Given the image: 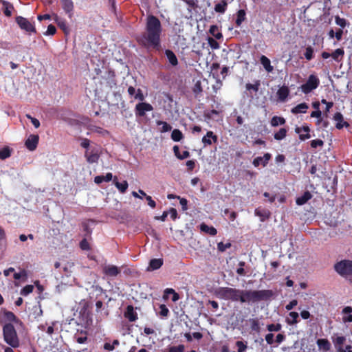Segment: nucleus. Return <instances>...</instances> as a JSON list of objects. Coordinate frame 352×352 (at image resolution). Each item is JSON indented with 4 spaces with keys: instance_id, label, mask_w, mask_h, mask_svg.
<instances>
[{
    "instance_id": "nucleus-1",
    "label": "nucleus",
    "mask_w": 352,
    "mask_h": 352,
    "mask_svg": "<svg viewBox=\"0 0 352 352\" xmlns=\"http://www.w3.org/2000/svg\"><path fill=\"white\" fill-rule=\"evenodd\" d=\"M162 26L159 19L155 16L149 15L146 19L145 32L137 38V41L139 45L147 50L159 51L162 48Z\"/></svg>"
},
{
    "instance_id": "nucleus-2",
    "label": "nucleus",
    "mask_w": 352,
    "mask_h": 352,
    "mask_svg": "<svg viewBox=\"0 0 352 352\" xmlns=\"http://www.w3.org/2000/svg\"><path fill=\"white\" fill-rule=\"evenodd\" d=\"M274 296L270 289L243 290L240 289L239 302L241 303H256L260 301H267Z\"/></svg>"
},
{
    "instance_id": "nucleus-3",
    "label": "nucleus",
    "mask_w": 352,
    "mask_h": 352,
    "mask_svg": "<svg viewBox=\"0 0 352 352\" xmlns=\"http://www.w3.org/2000/svg\"><path fill=\"white\" fill-rule=\"evenodd\" d=\"M215 296L226 300L239 301L240 289L228 287H220L214 292Z\"/></svg>"
},
{
    "instance_id": "nucleus-4",
    "label": "nucleus",
    "mask_w": 352,
    "mask_h": 352,
    "mask_svg": "<svg viewBox=\"0 0 352 352\" xmlns=\"http://www.w3.org/2000/svg\"><path fill=\"white\" fill-rule=\"evenodd\" d=\"M3 335L5 342L8 345L13 348L19 346V339L12 324L7 323L3 327Z\"/></svg>"
},
{
    "instance_id": "nucleus-5",
    "label": "nucleus",
    "mask_w": 352,
    "mask_h": 352,
    "mask_svg": "<svg viewBox=\"0 0 352 352\" xmlns=\"http://www.w3.org/2000/svg\"><path fill=\"white\" fill-rule=\"evenodd\" d=\"M336 271L346 278L352 277V261L343 260L335 265Z\"/></svg>"
},
{
    "instance_id": "nucleus-6",
    "label": "nucleus",
    "mask_w": 352,
    "mask_h": 352,
    "mask_svg": "<svg viewBox=\"0 0 352 352\" xmlns=\"http://www.w3.org/2000/svg\"><path fill=\"white\" fill-rule=\"evenodd\" d=\"M320 85L319 78L314 74H311L306 82L300 86V89L305 94H308L316 89Z\"/></svg>"
},
{
    "instance_id": "nucleus-7",
    "label": "nucleus",
    "mask_w": 352,
    "mask_h": 352,
    "mask_svg": "<svg viewBox=\"0 0 352 352\" xmlns=\"http://www.w3.org/2000/svg\"><path fill=\"white\" fill-rule=\"evenodd\" d=\"M345 341L346 338L343 336H337L336 338L332 337V342L337 352H352V346L350 344L343 348Z\"/></svg>"
},
{
    "instance_id": "nucleus-8",
    "label": "nucleus",
    "mask_w": 352,
    "mask_h": 352,
    "mask_svg": "<svg viewBox=\"0 0 352 352\" xmlns=\"http://www.w3.org/2000/svg\"><path fill=\"white\" fill-rule=\"evenodd\" d=\"M153 110V106L148 102H139L135 105L134 111L136 117H144L146 112H149Z\"/></svg>"
},
{
    "instance_id": "nucleus-9",
    "label": "nucleus",
    "mask_w": 352,
    "mask_h": 352,
    "mask_svg": "<svg viewBox=\"0 0 352 352\" xmlns=\"http://www.w3.org/2000/svg\"><path fill=\"white\" fill-rule=\"evenodd\" d=\"M16 22L22 30L28 32H36L34 25L26 18L18 16L16 17Z\"/></svg>"
},
{
    "instance_id": "nucleus-10",
    "label": "nucleus",
    "mask_w": 352,
    "mask_h": 352,
    "mask_svg": "<svg viewBox=\"0 0 352 352\" xmlns=\"http://www.w3.org/2000/svg\"><path fill=\"white\" fill-rule=\"evenodd\" d=\"M344 50H343V48H338L331 54H329V52H322L321 54V56L322 58L327 59L329 57H332V58L336 62H338V63L342 61V60L344 57Z\"/></svg>"
},
{
    "instance_id": "nucleus-11",
    "label": "nucleus",
    "mask_w": 352,
    "mask_h": 352,
    "mask_svg": "<svg viewBox=\"0 0 352 352\" xmlns=\"http://www.w3.org/2000/svg\"><path fill=\"white\" fill-rule=\"evenodd\" d=\"M295 132L299 134V139L301 141H305L311 138V135L309 134L310 128L307 125H304L301 127L296 126Z\"/></svg>"
},
{
    "instance_id": "nucleus-12",
    "label": "nucleus",
    "mask_w": 352,
    "mask_h": 352,
    "mask_svg": "<svg viewBox=\"0 0 352 352\" xmlns=\"http://www.w3.org/2000/svg\"><path fill=\"white\" fill-rule=\"evenodd\" d=\"M102 272L107 276L115 277L121 272V270L116 265H108L103 267Z\"/></svg>"
},
{
    "instance_id": "nucleus-13",
    "label": "nucleus",
    "mask_w": 352,
    "mask_h": 352,
    "mask_svg": "<svg viewBox=\"0 0 352 352\" xmlns=\"http://www.w3.org/2000/svg\"><path fill=\"white\" fill-rule=\"evenodd\" d=\"M39 137L38 135H30L25 140V145L26 148L30 151H34L38 145Z\"/></svg>"
},
{
    "instance_id": "nucleus-14",
    "label": "nucleus",
    "mask_w": 352,
    "mask_h": 352,
    "mask_svg": "<svg viewBox=\"0 0 352 352\" xmlns=\"http://www.w3.org/2000/svg\"><path fill=\"white\" fill-rule=\"evenodd\" d=\"M202 143L204 145L208 146L213 143H217L218 141V137L212 131H209L206 133V135L202 138Z\"/></svg>"
},
{
    "instance_id": "nucleus-15",
    "label": "nucleus",
    "mask_w": 352,
    "mask_h": 352,
    "mask_svg": "<svg viewBox=\"0 0 352 352\" xmlns=\"http://www.w3.org/2000/svg\"><path fill=\"white\" fill-rule=\"evenodd\" d=\"M333 120L336 122V127L338 129H341L344 126H349L347 122L344 121L343 116L341 113L337 112L333 116Z\"/></svg>"
},
{
    "instance_id": "nucleus-16",
    "label": "nucleus",
    "mask_w": 352,
    "mask_h": 352,
    "mask_svg": "<svg viewBox=\"0 0 352 352\" xmlns=\"http://www.w3.org/2000/svg\"><path fill=\"white\" fill-rule=\"evenodd\" d=\"M62 3V7L65 13H67L69 16L71 18L73 15L74 10V3L72 0H60Z\"/></svg>"
},
{
    "instance_id": "nucleus-17",
    "label": "nucleus",
    "mask_w": 352,
    "mask_h": 352,
    "mask_svg": "<svg viewBox=\"0 0 352 352\" xmlns=\"http://www.w3.org/2000/svg\"><path fill=\"white\" fill-rule=\"evenodd\" d=\"M124 317L130 322H135L138 319V314L134 311L132 305H128L124 312Z\"/></svg>"
},
{
    "instance_id": "nucleus-18",
    "label": "nucleus",
    "mask_w": 352,
    "mask_h": 352,
    "mask_svg": "<svg viewBox=\"0 0 352 352\" xmlns=\"http://www.w3.org/2000/svg\"><path fill=\"white\" fill-rule=\"evenodd\" d=\"M3 314L4 318L9 322H13L15 324H22V322L14 315L13 312L4 310Z\"/></svg>"
},
{
    "instance_id": "nucleus-19",
    "label": "nucleus",
    "mask_w": 352,
    "mask_h": 352,
    "mask_svg": "<svg viewBox=\"0 0 352 352\" xmlns=\"http://www.w3.org/2000/svg\"><path fill=\"white\" fill-rule=\"evenodd\" d=\"M316 343L319 349H322L324 351H328L331 349V345L327 339H318Z\"/></svg>"
},
{
    "instance_id": "nucleus-20",
    "label": "nucleus",
    "mask_w": 352,
    "mask_h": 352,
    "mask_svg": "<svg viewBox=\"0 0 352 352\" xmlns=\"http://www.w3.org/2000/svg\"><path fill=\"white\" fill-rule=\"evenodd\" d=\"M309 106L305 102H302L300 104H298L296 107L292 109L291 112L293 114H298V113H305L307 112V110L308 109Z\"/></svg>"
},
{
    "instance_id": "nucleus-21",
    "label": "nucleus",
    "mask_w": 352,
    "mask_h": 352,
    "mask_svg": "<svg viewBox=\"0 0 352 352\" xmlns=\"http://www.w3.org/2000/svg\"><path fill=\"white\" fill-rule=\"evenodd\" d=\"M289 94V89L286 86L280 87L277 91V96L280 101H285Z\"/></svg>"
},
{
    "instance_id": "nucleus-22",
    "label": "nucleus",
    "mask_w": 352,
    "mask_h": 352,
    "mask_svg": "<svg viewBox=\"0 0 352 352\" xmlns=\"http://www.w3.org/2000/svg\"><path fill=\"white\" fill-rule=\"evenodd\" d=\"M298 313L296 311H291L289 313L288 317L286 318V322L289 325H294L299 322Z\"/></svg>"
},
{
    "instance_id": "nucleus-23",
    "label": "nucleus",
    "mask_w": 352,
    "mask_h": 352,
    "mask_svg": "<svg viewBox=\"0 0 352 352\" xmlns=\"http://www.w3.org/2000/svg\"><path fill=\"white\" fill-rule=\"evenodd\" d=\"M260 62L267 72H272L274 67L271 65L270 60L267 56L262 55L260 58Z\"/></svg>"
},
{
    "instance_id": "nucleus-24",
    "label": "nucleus",
    "mask_w": 352,
    "mask_h": 352,
    "mask_svg": "<svg viewBox=\"0 0 352 352\" xmlns=\"http://www.w3.org/2000/svg\"><path fill=\"white\" fill-rule=\"evenodd\" d=\"M165 54H166L169 63L173 66H176L178 65L177 58L176 55L175 54V53L172 50H166L165 51Z\"/></svg>"
},
{
    "instance_id": "nucleus-25",
    "label": "nucleus",
    "mask_w": 352,
    "mask_h": 352,
    "mask_svg": "<svg viewBox=\"0 0 352 352\" xmlns=\"http://www.w3.org/2000/svg\"><path fill=\"white\" fill-rule=\"evenodd\" d=\"M113 179V175L111 173H107L106 175H98L94 178V182L97 184H100L103 182H110Z\"/></svg>"
},
{
    "instance_id": "nucleus-26",
    "label": "nucleus",
    "mask_w": 352,
    "mask_h": 352,
    "mask_svg": "<svg viewBox=\"0 0 352 352\" xmlns=\"http://www.w3.org/2000/svg\"><path fill=\"white\" fill-rule=\"evenodd\" d=\"M113 183L116 187L120 191V192L124 193L128 188V182L126 181H123L122 182H119L116 177L113 179Z\"/></svg>"
},
{
    "instance_id": "nucleus-27",
    "label": "nucleus",
    "mask_w": 352,
    "mask_h": 352,
    "mask_svg": "<svg viewBox=\"0 0 352 352\" xmlns=\"http://www.w3.org/2000/svg\"><path fill=\"white\" fill-rule=\"evenodd\" d=\"M200 229L202 232L209 234L211 236H215L217 233V229L213 226H208L205 223H201Z\"/></svg>"
},
{
    "instance_id": "nucleus-28",
    "label": "nucleus",
    "mask_w": 352,
    "mask_h": 352,
    "mask_svg": "<svg viewBox=\"0 0 352 352\" xmlns=\"http://www.w3.org/2000/svg\"><path fill=\"white\" fill-rule=\"evenodd\" d=\"M250 329L252 331L259 333L261 331L260 322L258 318H250Z\"/></svg>"
},
{
    "instance_id": "nucleus-29",
    "label": "nucleus",
    "mask_w": 352,
    "mask_h": 352,
    "mask_svg": "<svg viewBox=\"0 0 352 352\" xmlns=\"http://www.w3.org/2000/svg\"><path fill=\"white\" fill-rule=\"evenodd\" d=\"M2 5L3 8V13L6 16H11L12 10L14 9L13 5L6 1H2Z\"/></svg>"
},
{
    "instance_id": "nucleus-30",
    "label": "nucleus",
    "mask_w": 352,
    "mask_h": 352,
    "mask_svg": "<svg viewBox=\"0 0 352 352\" xmlns=\"http://www.w3.org/2000/svg\"><path fill=\"white\" fill-rule=\"evenodd\" d=\"M163 265V260L161 258H153L149 262V268L152 270L160 269Z\"/></svg>"
},
{
    "instance_id": "nucleus-31",
    "label": "nucleus",
    "mask_w": 352,
    "mask_h": 352,
    "mask_svg": "<svg viewBox=\"0 0 352 352\" xmlns=\"http://www.w3.org/2000/svg\"><path fill=\"white\" fill-rule=\"evenodd\" d=\"M255 214L261 218V221H264L270 217V212L268 210H255Z\"/></svg>"
},
{
    "instance_id": "nucleus-32",
    "label": "nucleus",
    "mask_w": 352,
    "mask_h": 352,
    "mask_svg": "<svg viewBox=\"0 0 352 352\" xmlns=\"http://www.w3.org/2000/svg\"><path fill=\"white\" fill-rule=\"evenodd\" d=\"M228 6V3L226 0H222L220 3H217L214 6V11L217 13L223 14Z\"/></svg>"
},
{
    "instance_id": "nucleus-33",
    "label": "nucleus",
    "mask_w": 352,
    "mask_h": 352,
    "mask_svg": "<svg viewBox=\"0 0 352 352\" xmlns=\"http://www.w3.org/2000/svg\"><path fill=\"white\" fill-rule=\"evenodd\" d=\"M311 197V194L309 191H306L301 197L296 199V204L300 206L303 205L308 201Z\"/></svg>"
},
{
    "instance_id": "nucleus-34",
    "label": "nucleus",
    "mask_w": 352,
    "mask_h": 352,
    "mask_svg": "<svg viewBox=\"0 0 352 352\" xmlns=\"http://www.w3.org/2000/svg\"><path fill=\"white\" fill-rule=\"evenodd\" d=\"M85 155L87 158V162H89V164L97 162L100 157L97 153H94L93 151H91L89 153L86 152Z\"/></svg>"
},
{
    "instance_id": "nucleus-35",
    "label": "nucleus",
    "mask_w": 352,
    "mask_h": 352,
    "mask_svg": "<svg viewBox=\"0 0 352 352\" xmlns=\"http://www.w3.org/2000/svg\"><path fill=\"white\" fill-rule=\"evenodd\" d=\"M245 11L244 10H239L236 13V19L235 23L237 26H240L241 23L245 20Z\"/></svg>"
},
{
    "instance_id": "nucleus-36",
    "label": "nucleus",
    "mask_w": 352,
    "mask_h": 352,
    "mask_svg": "<svg viewBox=\"0 0 352 352\" xmlns=\"http://www.w3.org/2000/svg\"><path fill=\"white\" fill-rule=\"evenodd\" d=\"M210 34H211L216 39H220L223 37L221 32L219 31L218 26L212 25L210 26L209 30Z\"/></svg>"
},
{
    "instance_id": "nucleus-37",
    "label": "nucleus",
    "mask_w": 352,
    "mask_h": 352,
    "mask_svg": "<svg viewBox=\"0 0 352 352\" xmlns=\"http://www.w3.org/2000/svg\"><path fill=\"white\" fill-rule=\"evenodd\" d=\"M184 138V135L179 129H174L171 133V139L174 142H179Z\"/></svg>"
},
{
    "instance_id": "nucleus-38",
    "label": "nucleus",
    "mask_w": 352,
    "mask_h": 352,
    "mask_svg": "<svg viewBox=\"0 0 352 352\" xmlns=\"http://www.w3.org/2000/svg\"><path fill=\"white\" fill-rule=\"evenodd\" d=\"M138 192L142 195L145 197L146 201H148V205L152 208H155L156 207V203L155 201L152 199V197L149 195H147L144 190L140 189L138 190Z\"/></svg>"
},
{
    "instance_id": "nucleus-39",
    "label": "nucleus",
    "mask_w": 352,
    "mask_h": 352,
    "mask_svg": "<svg viewBox=\"0 0 352 352\" xmlns=\"http://www.w3.org/2000/svg\"><path fill=\"white\" fill-rule=\"evenodd\" d=\"M156 124L157 126H161L162 128L160 129L161 133H166L171 130L172 127L171 126L168 124L166 122L162 121V120H157L156 121Z\"/></svg>"
},
{
    "instance_id": "nucleus-40",
    "label": "nucleus",
    "mask_w": 352,
    "mask_h": 352,
    "mask_svg": "<svg viewBox=\"0 0 352 352\" xmlns=\"http://www.w3.org/2000/svg\"><path fill=\"white\" fill-rule=\"evenodd\" d=\"M285 123V120L283 117L274 116L270 122L272 126H277L278 125H283Z\"/></svg>"
},
{
    "instance_id": "nucleus-41",
    "label": "nucleus",
    "mask_w": 352,
    "mask_h": 352,
    "mask_svg": "<svg viewBox=\"0 0 352 352\" xmlns=\"http://www.w3.org/2000/svg\"><path fill=\"white\" fill-rule=\"evenodd\" d=\"M287 133V131L286 129L281 128L279 129L278 131L274 133V138L276 140H282L286 137Z\"/></svg>"
},
{
    "instance_id": "nucleus-42",
    "label": "nucleus",
    "mask_w": 352,
    "mask_h": 352,
    "mask_svg": "<svg viewBox=\"0 0 352 352\" xmlns=\"http://www.w3.org/2000/svg\"><path fill=\"white\" fill-rule=\"evenodd\" d=\"M12 150L8 146H5L0 150V160H6L10 157Z\"/></svg>"
},
{
    "instance_id": "nucleus-43",
    "label": "nucleus",
    "mask_w": 352,
    "mask_h": 352,
    "mask_svg": "<svg viewBox=\"0 0 352 352\" xmlns=\"http://www.w3.org/2000/svg\"><path fill=\"white\" fill-rule=\"evenodd\" d=\"M55 21L57 23L58 27L63 30L65 33L68 31V28L65 21L60 20L57 14L54 15Z\"/></svg>"
},
{
    "instance_id": "nucleus-44",
    "label": "nucleus",
    "mask_w": 352,
    "mask_h": 352,
    "mask_svg": "<svg viewBox=\"0 0 352 352\" xmlns=\"http://www.w3.org/2000/svg\"><path fill=\"white\" fill-rule=\"evenodd\" d=\"M304 56L307 60H310L314 58V49L311 46L306 47Z\"/></svg>"
},
{
    "instance_id": "nucleus-45",
    "label": "nucleus",
    "mask_w": 352,
    "mask_h": 352,
    "mask_svg": "<svg viewBox=\"0 0 352 352\" xmlns=\"http://www.w3.org/2000/svg\"><path fill=\"white\" fill-rule=\"evenodd\" d=\"M235 344L237 347V352H245L248 348L247 344L243 341H236Z\"/></svg>"
},
{
    "instance_id": "nucleus-46",
    "label": "nucleus",
    "mask_w": 352,
    "mask_h": 352,
    "mask_svg": "<svg viewBox=\"0 0 352 352\" xmlns=\"http://www.w3.org/2000/svg\"><path fill=\"white\" fill-rule=\"evenodd\" d=\"M208 43L210 47L213 50H217L220 47L219 43L213 38H208Z\"/></svg>"
},
{
    "instance_id": "nucleus-47",
    "label": "nucleus",
    "mask_w": 352,
    "mask_h": 352,
    "mask_svg": "<svg viewBox=\"0 0 352 352\" xmlns=\"http://www.w3.org/2000/svg\"><path fill=\"white\" fill-rule=\"evenodd\" d=\"M34 287L32 285H25L21 290V294L22 296H27L33 292Z\"/></svg>"
},
{
    "instance_id": "nucleus-48",
    "label": "nucleus",
    "mask_w": 352,
    "mask_h": 352,
    "mask_svg": "<svg viewBox=\"0 0 352 352\" xmlns=\"http://www.w3.org/2000/svg\"><path fill=\"white\" fill-rule=\"evenodd\" d=\"M192 91L195 95H198L203 91L201 81L198 80L195 82L192 88Z\"/></svg>"
},
{
    "instance_id": "nucleus-49",
    "label": "nucleus",
    "mask_w": 352,
    "mask_h": 352,
    "mask_svg": "<svg viewBox=\"0 0 352 352\" xmlns=\"http://www.w3.org/2000/svg\"><path fill=\"white\" fill-rule=\"evenodd\" d=\"M281 324H270L267 325V329L270 331H279L281 329Z\"/></svg>"
},
{
    "instance_id": "nucleus-50",
    "label": "nucleus",
    "mask_w": 352,
    "mask_h": 352,
    "mask_svg": "<svg viewBox=\"0 0 352 352\" xmlns=\"http://www.w3.org/2000/svg\"><path fill=\"white\" fill-rule=\"evenodd\" d=\"M160 312H159L160 316H161L162 317H167L168 316V315L169 314V310L165 305H164V304L160 305Z\"/></svg>"
},
{
    "instance_id": "nucleus-51",
    "label": "nucleus",
    "mask_w": 352,
    "mask_h": 352,
    "mask_svg": "<svg viewBox=\"0 0 352 352\" xmlns=\"http://www.w3.org/2000/svg\"><path fill=\"white\" fill-rule=\"evenodd\" d=\"M185 346L184 344H179L178 346H170L168 349V352H184Z\"/></svg>"
},
{
    "instance_id": "nucleus-52",
    "label": "nucleus",
    "mask_w": 352,
    "mask_h": 352,
    "mask_svg": "<svg viewBox=\"0 0 352 352\" xmlns=\"http://www.w3.org/2000/svg\"><path fill=\"white\" fill-rule=\"evenodd\" d=\"M259 86H260V82L259 81H257L255 84H251V83H247L246 85H245V87H246V89L247 90H254L255 92H257L258 91V89H259Z\"/></svg>"
},
{
    "instance_id": "nucleus-53",
    "label": "nucleus",
    "mask_w": 352,
    "mask_h": 352,
    "mask_svg": "<svg viewBox=\"0 0 352 352\" xmlns=\"http://www.w3.org/2000/svg\"><path fill=\"white\" fill-rule=\"evenodd\" d=\"M324 142L320 139L313 140L310 142L311 147L313 148H316L318 146H322Z\"/></svg>"
},
{
    "instance_id": "nucleus-54",
    "label": "nucleus",
    "mask_w": 352,
    "mask_h": 352,
    "mask_svg": "<svg viewBox=\"0 0 352 352\" xmlns=\"http://www.w3.org/2000/svg\"><path fill=\"white\" fill-rule=\"evenodd\" d=\"M231 246V244L230 243H223V242H220L217 244V249L219 252H224L228 248H230Z\"/></svg>"
},
{
    "instance_id": "nucleus-55",
    "label": "nucleus",
    "mask_w": 352,
    "mask_h": 352,
    "mask_svg": "<svg viewBox=\"0 0 352 352\" xmlns=\"http://www.w3.org/2000/svg\"><path fill=\"white\" fill-rule=\"evenodd\" d=\"M335 21L336 23L342 28H344L346 25V20L343 18H340L339 16H336Z\"/></svg>"
},
{
    "instance_id": "nucleus-56",
    "label": "nucleus",
    "mask_w": 352,
    "mask_h": 352,
    "mask_svg": "<svg viewBox=\"0 0 352 352\" xmlns=\"http://www.w3.org/2000/svg\"><path fill=\"white\" fill-rule=\"evenodd\" d=\"M80 248L82 250H90V245H89V243H88V241H87L86 239H83L80 242Z\"/></svg>"
},
{
    "instance_id": "nucleus-57",
    "label": "nucleus",
    "mask_w": 352,
    "mask_h": 352,
    "mask_svg": "<svg viewBox=\"0 0 352 352\" xmlns=\"http://www.w3.org/2000/svg\"><path fill=\"white\" fill-rule=\"evenodd\" d=\"M135 100H138L141 102L144 101L145 99V97L142 93V91L140 89H138L136 91L135 95L134 96Z\"/></svg>"
},
{
    "instance_id": "nucleus-58",
    "label": "nucleus",
    "mask_w": 352,
    "mask_h": 352,
    "mask_svg": "<svg viewBox=\"0 0 352 352\" xmlns=\"http://www.w3.org/2000/svg\"><path fill=\"white\" fill-rule=\"evenodd\" d=\"M56 27L54 25L50 24L48 25L47 30L45 32V35H54L56 34Z\"/></svg>"
},
{
    "instance_id": "nucleus-59",
    "label": "nucleus",
    "mask_w": 352,
    "mask_h": 352,
    "mask_svg": "<svg viewBox=\"0 0 352 352\" xmlns=\"http://www.w3.org/2000/svg\"><path fill=\"white\" fill-rule=\"evenodd\" d=\"M26 117L30 120L32 124L34 126L35 128H38L40 126V122L38 119L32 117L30 114H26Z\"/></svg>"
},
{
    "instance_id": "nucleus-60",
    "label": "nucleus",
    "mask_w": 352,
    "mask_h": 352,
    "mask_svg": "<svg viewBox=\"0 0 352 352\" xmlns=\"http://www.w3.org/2000/svg\"><path fill=\"white\" fill-rule=\"evenodd\" d=\"M108 78H110V81L108 82L109 85L111 84L116 85V80H115V72L113 70H109L107 72Z\"/></svg>"
},
{
    "instance_id": "nucleus-61",
    "label": "nucleus",
    "mask_w": 352,
    "mask_h": 352,
    "mask_svg": "<svg viewBox=\"0 0 352 352\" xmlns=\"http://www.w3.org/2000/svg\"><path fill=\"white\" fill-rule=\"evenodd\" d=\"M168 214H170V218L175 221L178 217L177 211L174 208H170V210L168 211Z\"/></svg>"
},
{
    "instance_id": "nucleus-62",
    "label": "nucleus",
    "mask_w": 352,
    "mask_h": 352,
    "mask_svg": "<svg viewBox=\"0 0 352 352\" xmlns=\"http://www.w3.org/2000/svg\"><path fill=\"white\" fill-rule=\"evenodd\" d=\"M298 305V301L297 300H292V301H290L286 306H285V309L287 310V311H290L292 310V309L294 308V307H296V305Z\"/></svg>"
},
{
    "instance_id": "nucleus-63",
    "label": "nucleus",
    "mask_w": 352,
    "mask_h": 352,
    "mask_svg": "<svg viewBox=\"0 0 352 352\" xmlns=\"http://www.w3.org/2000/svg\"><path fill=\"white\" fill-rule=\"evenodd\" d=\"M178 199H179V204L182 206V210L185 211L188 209L187 204L188 201L185 198H180L179 197H177Z\"/></svg>"
},
{
    "instance_id": "nucleus-64",
    "label": "nucleus",
    "mask_w": 352,
    "mask_h": 352,
    "mask_svg": "<svg viewBox=\"0 0 352 352\" xmlns=\"http://www.w3.org/2000/svg\"><path fill=\"white\" fill-rule=\"evenodd\" d=\"M271 157H272V155L270 153H267L264 154L263 157H263L262 162H263V166H265L267 164L268 162L271 159Z\"/></svg>"
}]
</instances>
